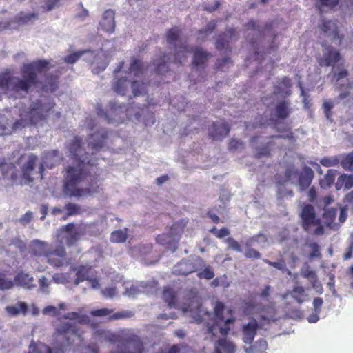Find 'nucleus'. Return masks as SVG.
I'll list each match as a JSON object with an SVG mask.
<instances>
[{
    "label": "nucleus",
    "instance_id": "1",
    "mask_svg": "<svg viewBox=\"0 0 353 353\" xmlns=\"http://www.w3.org/2000/svg\"><path fill=\"white\" fill-rule=\"evenodd\" d=\"M81 142L80 139L75 137L69 148L70 154L79 161L76 166H68L66 169L65 192L70 196H85L98 192V187L94 185L88 187L85 167V164L91 163V160L88 157V152H83Z\"/></svg>",
    "mask_w": 353,
    "mask_h": 353
},
{
    "label": "nucleus",
    "instance_id": "2",
    "mask_svg": "<svg viewBox=\"0 0 353 353\" xmlns=\"http://www.w3.org/2000/svg\"><path fill=\"white\" fill-rule=\"evenodd\" d=\"M65 319L74 321L64 322L57 325L55 332V343L53 349L46 345L32 342L29 345L28 353H64L70 348L75 339L81 340V333L77 324H84L88 322V317L77 312H68L63 315Z\"/></svg>",
    "mask_w": 353,
    "mask_h": 353
},
{
    "label": "nucleus",
    "instance_id": "3",
    "mask_svg": "<svg viewBox=\"0 0 353 353\" xmlns=\"http://www.w3.org/2000/svg\"><path fill=\"white\" fill-rule=\"evenodd\" d=\"M48 64L46 61H38L25 65L21 70L23 79L17 77L4 78L0 81V88L10 96L14 97L26 94L30 87L35 82V70L46 68Z\"/></svg>",
    "mask_w": 353,
    "mask_h": 353
},
{
    "label": "nucleus",
    "instance_id": "4",
    "mask_svg": "<svg viewBox=\"0 0 353 353\" xmlns=\"http://www.w3.org/2000/svg\"><path fill=\"white\" fill-rule=\"evenodd\" d=\"M142 73V63L140 61H132L128 68V76L121 78L115 83L114 86L115 92L122 96L126 95L130 85L133 96L137 97L145 94L146 85L139 80Z\"/></svg>",
    "mask_w": 353,
    "mask_h": 353
},
{
    "label": "nucleus",
    "instance_id": "5",
    "mask_svg": "<svg viewBox=\"0 0 353 353\" xmlns=\"http://www.w3.org/2000/svg\"><path fill=\"white\" fill-rule=\"evenodd\" d=\"M234 322V319L223 303L217 302L214 306L213 318L207 322L208 334L217 338L225 336L228 334Z\"/></svg>",
    "mask_w": 353,
    "mask_h": 353
},
{
    "label": "nucleus",
    "instance_id": "6",
    "mask_svg": "<svg viewBox=\"0 0 353 353\" xmlns=\"http://www.w3.org/2000/svg\"><path fill=\"white\" fill-rule=\"evenodd\" d=\"M74 273H75L76 276L74 280L75 285H78L80 282L86 280L90 282L92 288L96 289L99 287L94 270L90 267L83 265L73 268L70 272L56 273L53 275L52 279L56 283L65 284L72 281L71 275Z\"/></svg>",
    "mask_w": 353,
    "mask_h": 353
},
{
    "label": "nucleus",
    "instance_id": "7",
    "mask_svg": "<svg viewBox=\"0 0 353 353\" xmlns=\"http://www.w3.org/2000/svg\"><path fill=\"white\" fill-rule=\"evenodd\" d=\"M86 231V225L69 223L60 230L57 243L63 245L65 241L68 245H72L85 234Z\"/></svg>",
    "mask_w": 353,
    "mask_h": 353
},
{
    "label": "nucleus",
    "instance_id": "8",
    "mask_svg": "<svg viewBox=\"0 0 353 353\" xmlns=\"http://www.w3.org/2000/svg\"><path fill=\"white\" fill-rule=\"evenodd\" d=\"M301 216L303 226L307 232L318 235L323 234V228L319 219L316 216L312 205H306L302 210Z\"/></svg>",
    "mask_w": 353,
    "mask_h": 353
},
{
    "label": "nucleus",
    "instance_id": "9",
    "mask_svg": "<svg viewBox=\"0 0 353 353\" xmlns=\"http://www.w3.org/2000/svg\"><path fill=\"white\" fill-rule=\"evenodd\" d=\"M37 161L38 159L36 156L33 154L28 156L27 162L24 163L22 168V177L25 183L32 181L40 175L42 178L43 165L41 163L37 165Z\"/></svg>",
    "mask_w": 353,
    "mask_h": 353
},
{
    "label": "nucleus",
    "instance_id": "10",
    "mask_svg": "<svg viewBox=\"0 0 353 353\" xmlns=\"http://www.w3.org/2000/svg\"><path fill=\"white\" fill-rule=\"evenodd\" d=\"M84 53L85 60L90 62L92 70L94 73L99 74L106 68L109 59L102 49L97 51L87 50Z\"/></svg>",
    "mask_w": 353,
    "mask_h": 353
},
{
    "label": "nucleus",
    "instance_id": "11",
    "mask_svg": "<svg viewBox=\"0 0 353 353\" xmlns=\"http://www.w3.org/2000/svg\"><path fill=\"white\" fill-rule=\"evenodd\" d=\"M54 103L49 99L43 98L31 105L30 119L36 123L38 119L44 118L49 111L54 107Z\"/></svg>",
    "mask_w": 353,
    "mask_h": 353
},
{
    "label": "nucleus",
    "instance_id": "12",
    "mask_svg": "<svg viewBox=\"0 0 353 353\" xmlns=\"http://www.w3.org/2000/svg\"><path fill=\"white\" fill-rule=\"evenodd\" d=\"M204 266V261L200 257L185 259L180 261L174 267V272L178 274H188Z\"/></svg>",
    "mask_w": 353,
    "mask_h": 353
},
{
    "label": "nucleus",
    "instance_id": "13",
    "mask_svg": "<svg viewBox=\"0 0 353 353\" xmlns=\"http://www.w3.org/2000/svg\"><path fill=\"white\" fill-rule=\"evenodd\" d=\"M176 229L177 225H174L170 230V235L163 234L157 237L158 243L166 246V248L170 249L172 252L176 250L179 239V235L176 232Z\"/></svg>",
    "mask_w": 353,
    "mask_h": 353
},
{
    "label": "nucleus",
    "instance_id": "14",
    "mask_svg": "<svg viewBox=\"0 0 353 353\" xmlns=\"http://www.w3.org/2000/svg\"><path fill=\"white\" fill-rule=\"evenodd\" d=\"M65 254L66 252L63 246L56 242L55 248L51 250L46 257L50 265L54 267H60L63 264Z\"/></svg>",
    "mask_w": 353,
    "mask_h": 353
},
{
    "label": "nucleus",
    "instance_id": "15",
    "mask_svg": "<svg viewBox=\"0 0 353 353\" xmlns=\"http://www.w3.org/2000/svg\"><path fill=\"white\" fill-rule=\"evenodd\" d=\"M259 325L255 319H251L242 325V339L245 343L251 344L254 339Z\"/></svg>",
    "mask_w": 353,
    "mask_h": 353
},
{
    "label": "nucleus",
    "instance_id": "16",
    "mask_svg": "<svg viewBox=\"0 0 353 353\" xmlns=\"http://www.w3.org/2000/svg\"><path fill=\"white\" fill-rule=\"evenodd\" d=\"M347 75V72L345 70H341L339 72L334 74V79L336 83L339 86V97L341 99L345 98L348 94L351 93L352 87L347 85L344 88V82L346 81L345 79Z\"/></svg>",
    "mask_w": 353,
    "mask_h": 353
},
{
    "label": "nucleus",
    "instance_id": "17",
    "mask_svg": "<svg viewBox=\"0 0 353 353\" xmlns=\"http://www.w3.org/2000/svg\"><path fill=\"white\" fill-rule=\"evenodd\" d=\"M230 131L228 125L222 120L214 122L210 129V134L214 139L225 137Z\"/></svg>",
    "mask_w": 353,
    "mask_h": 353
},
{
    "label": "nucleus",
    "instance_id": "18",
    "mask_svg": "<svg viewBox=\"0 0 353 353\" xmlns=\"http://www.w3.org/2000/svg\"><path fill=\"white\" fill-rule=\"evenodd\" d=\"M107 137V133L104 130L101 129L100 131L91 134L88 140V145L94 151H98L99 148L103 146L104 141Z\"/></svg>",
    "mask_w": 353,
    "mask_h": 353
},
{
    "label": "nucleus",
    "instance_id": "19",
    "mask_svg": "<svg viewBox=\"0 0 353 353\" xmlns=\"http://www.w3.org/2000/svg\"><path fill=\"white\" fill-rule=\"evenodd\" d=\"M340 59L339 53L333 48H325L323 50V57L320 59L319 64L321 65L329 66L336 63Z\"/></svg>",
    "mask_w": 353,
    "mask_h": 353
},
{
    "label": "nucleus",
    "instance_id": "20",
    "mask_svg": "<svg viewBox=\"0 0 353 353\" xmlns=\"http://www.w3.org/2000/svg\"><path fill=\"white\" fill-rule=\"evenodd\" d=\"M100 25L104 31L112 32L114 30V12L112 10H107L103 14Z\"/></svg>",
    "mask_w": 353,
    "mask_h": 353
},
{
    "label": "nucleus",
    "instance_id": "21",
    "mask_svg": "<svg viewBox=\"0 0 353 353\" xmlns=\"http://www.w3.org/2000/svg\"><path fill=\"white\" fill-rule=\"evenodd\" d=\"M214 348V353H234L236 351V347L232 342L225 338L217 340Z\"/></svg>",
    "mask_w": 353,
    "mask_h": 353
},
{
    "label": "nucleus",
    "instance_id": "22",
    "mask_svg": "<svg viewBox=\"0 0 353 353\" xmlns=\"http://www.w3.org/2000/svg\"><path fill=\"white\" fill-rule=\"evenodd\" d=\"M30 250L32 253L35 256H46L47 254H48L52 249L49 248L47 243L39 240H34L31 242Z\"/></svg>",
    "mask_w": 353,
    "mask_h": 353
},
{
    "label": "nucleus",
    "instance_id": "23",
    "mask_svg": "<svg viewBox=\"0 0 353 353\" xmlns=\"http://www.w3.org/2000/svg\"><path fill=\"white\" fill-rule=\"evenodd\" d=\"M61 157L59 154L58 152L53 150L45 153L43 158V161L41 164L43 165L48 168H52L54 166L59 164Z\"/></svg>",
    "mask_w": 353,
    "mask_h": 353
},
{
    "label": "nucleus",
    "instance_id": "24",
    "mask_svg": "<svg viewBox=\"0 0 353 353\" xmlns=\"http://www.w3.org/2000/svg\"><path fill=\"white\" fill-rule=\"evenodd\" d=\"M314 176V172L310 168L305 167L301 173L299 179V185L301 190L309 187Z\"/></svg>",
    "mask_w": 353,
    "mask_h": 353
},
{
    "label": "nucleus",
    "instance_id": "25",
    "mask_svg": "<svg viewBox=\"0 0 353 353\" xmlns=\"http://www.w3.org/2000/svg\"><path fill=\"white\" fill-rule=\"evenodd\" d=\"M28 306L25 302H17L14 305H8L6 307V311L8 315L16 316L20 314L26 315Z\"/></svg>",
    "mask_w": 353,
    "mask_h": 353
},
{
    "label": "nucleus",
    "instance_id": "26",
    "mask_svg": "<svg viewBox=\"0 0 353 353\" xmlns=\"http://www.w3.org/2000/svg\"><path fill=\"white\" fill-rule=\"evenodd\" d=\"M322 30L324 34L330 37L331 39H339L340 37L338 34V27L336 23L331 20L325 21L322 24Z\"/></svg>",
    "mask_w": 353,
    "mask_h": 353
},
{
    "label": "nucleus",
    "instance_id": "27",
    "mask_svg": "<svg viewBox=\"0 0 353 353\" xmlns=\"http://www.w3.org/2000/svg\"><path fill=\"white\" fill-rule=\"evenodd\" d=\"M34 279L28 274L21 272L14 277V283L17 285L30 289L34 287Z\"/></svg>",
    "mask_w": 353,
    "mask_h": 353
},
{
    "label": "nucleus",
    "instance_id": "28",
    "mask_svg": "<svg viewBox=\"0 0 353 353\" xmlns=\"http://www.w3.org/2000/svg\"><path fill=\"white\" fill-rule=\"evenodd\" d=\"M150 291L147 289L145 283H141L139 286L131 285L130 287L125 286V290L123 292L125 296L132 298L140 293H149Z\"/></svg>",
    "mask_w": 353,
    "mask_h": 353
},
{
    "label": "nucleus",
    "instance_id": "29",
    "mask_svg": "<svg viewBox=\"0 0 353 353\" xmlns=\"http://www.w3.org/2000/svg\"><path fill=\"white\" fill-rule=\"evenodd\" d=\"M335 187L337 190H341L343 187L345 189H350L353 187V175L341 174L338 177Z\"/></svg>",
    "mask_w": 353,
    "mask_h": 353
},
{
    "label": "nucleus",
    "instance_id": "30",
    "mask_svg": "<svg viewBox=\"0 0 353 353\" xmlns=\"http://www.w3.org/2000/svg\"><path fill=\"white\" fill-rule=\"evenodd\" d=\"M291 295L299 303L309 299V295L305 293V288L302 286H295L291 292Z\"/></svg>",
    "mask_w": 353,
    "mask_h": 353
},
{
    "label": "nucleus",
    "instance_id": "31",
    "mask_svg": "<svg viewBox=\"0 0 353 353\" xmlns=\"http://www.w3.org/2000/svg\"><path fill=\"white\" fill-rule=\"evenodd\" d=\"M268 348L267 342L263 339H259L253 346L243 347L245 353H264Z\"/></svg>",
    "mask_w": 353,
    "mask_h": 353
},
{
    "label": "nucleus",
    "instance_id": "32",
    "mask_svg": "<svg viewBox=\"0 0 353 353\" xmlns=\"http://www.w3.org/2000/svg\"><path fill=\"white\" fill-rule=\"evenodd\" d=\"M338 171L336 170H329L324 176V178L320 181L321 187L325 189L330 188L334 183Z\"/></svg>",
    "mask_w": 353,
    "mask_h": 353
},
{
    "label": "nucleus",
    "instance_id": "33",
    "mask_svg": "<svg viewBox=\"0 0 353 353\" xmlns=\"http://www.w3.org/2000/svg\"><path fill=\"white\" fill-rule=\"evenodd\" d=\"M68 305L64 303L59 304L58 307L49 305L43 308V313L46 315H51L52 316H57L61 314V310H67Z\"/></svg>",
    "mask_w": 353,
    "mask_h": 353
},
{
    "label": "nucleus",
    "instance_id": "34",
    "mask_svg": "<svg viewBox=\"0 0 353 353\" xmlns=\"http://www.w3.org/2000/svg\"><path fill=\"white\" fill-rule=\"evenodd\" d=\"M189 53V47L186 44L181 43L176 49L174 59L176 62L182 63L186 60L187 56Z\"/></svg>",
    "mask_w": 353,
    "mask_h": 353
},
{
    "label": "nucleus",
    "instance_id": "35",
    "mask_svg": "<svg viewBox=\"0 0 353 353\" xmlns=\"http://www.w3.org/2000/svg\"><path fill=\"white\" fill-rule=\"evenodd\" d=\"M128 237V229L118 230L111 234V241L114 243H122L126 241Z\"/></svg>",
    "mask_w": 353,
    "mask_h": 353
},
{
    "label": "nucleus",
    "instance_id": "36",
    "mask_svg": "<svg viewBox=\"0 0 353 353\" xmlns=\"http://www.w3.org/2000/svg\"><path fill=\"white\" fill-rule=\"evenodd\" d=\"M209 54L201 48H196L194 52L193 63L198 66L203 64L208 58Z\"/></svg>",
    "mask_w": 353,
    "mask_h": 353
},
{
    "label": "nucleus",
    "instance_id": "37",
    "mask_svg": "<svg viewBox=\"0 0 353 353\" xmlns=\"http://www.w3.org/2000/svg\"><path fill=\"white\" fill-rule=\"evenodd\" d=\"M163 299L168 303L170 307H176V296L174 292L169 288H166L164 289L163 292Z\"/></svg>",
    "mask_w": 353,
    "mask_h": 353
},
{
    "label": "nucleus",
    "instance_id": "38",
    "mask_svg": "<svg viewBox=\"0 0 353 353\" xmlns=\"http://www.w3.org/2000/svg\"><path fill=\"white\" fill-rule=\"evenodd\" d=\"M266 242L267 238L265 237V236L263 234H259L258 236H253L248 239L245 243V246L253 247L258 245L261 247H264Z\"/></svg>",
    "mask_w": 353,
    "mask_h": 353
},
{
    "label": "nucleus",
    "instance_id": "39",
    "mask_svg": "<svg viewBox=\"0 0 353 353\" xmlns=\"http://www.w3.org/2000/svg\"><path fill=\"white\" fill-rule=\"evenodd\" d=\"M337 210L334 208H327L325 209L323 212V218L327 224L330 225L334 220L336 215Z\"/></svg>",
    "mask_w": 353,
    "mask_h": 353
},
{
    "label": "nucleus",
    "instance_id": "40",
    "mask_svg": "<svg viewBox=\"0 0 353 353\" xmlns=\"http://www.w3.org/2000/svg\"><path fill=\"white\" fill-rule=\"evenodd\" d=\"M340 161L337 157H324L321 159L320 163L325 167H334L336 166L339 163Z\"/></svg>",
    "mask_w": 353,
    "mask_h": 353
},
{
    "label": "nucleus",
    "instance_id": "41",
    "mask_svg": "<svg viewBox=\"0 0 353 353\" xmlns=\"http://www.w3.org/2000/svg\"><path fill=\"white\" fill-rule=\"evenodd\" d=\"M15 283L10 279H8L5 275H0V290H8L14 287Z\"/></svg>",
    "mask_w": 353,
    "mask_h": 353
},
{
    "label": "nucleus",
    "instance_id": "42",
    "mask_svg": "<svg viewBox=\"0 0 353 353\" xmlns=\"http://www.w3.org/2000/svg\"><path fill=\"white\" fill-rule=\"evenodd\" d=\"M276 113L278 117L282 119L285 118L288 115V106L285 101L281 102L278 104L276 107Z\"/></svg>",
    "mask_w": 353,
    "mask_h": 353
},
{
    "label": "nucleus",
    "instance_id": "43",
    "mask_svg": "<svg viewBox=\"0 0 353 353\" xmlns=\"http://www.w3.org/2000/svg\"><path fill=\"white\" fill-rule=\"evenodd\" d=\"M301 275L310 281L317 276L316 273L310 269L309 266H304L300 270Z\"/></svg>",
    "mask_w": 353,
    "mask_h": 353
},
{
    "label": "nucleus",
    "instance_id": "44",
    "mask_svg": "<svg viewBox=\"0 0 353 353\" xmlns=\"http://www.w3.org/2000/svg\"><path fill=\"white\" fill-rule=\"evenodd\" d=\"M342 167L348 170H353V153L348 154L341 162Z\"/></svg>",
    "mask_w": 353,
    "mask_h": 353
},
{
    "label": "nucleus",
    "instance_id": "45",
    "mask_svg": "<svg viewBox=\"0 0 353 353\" xmlns=\"http://www.w3.org/2000/svg\"><path fill=\"white\" fill-rule=\"evenodd\" d=\"M87 50L79 51L74 54H72L65 58V61L69 63H73L76 62L81 57H83L85 59V53Z\"/></svg>",
    "mask_w": 353,
    "mask_h": 353
},
{
    "label": "nucleus",
    "instance_id": "46",
    "mask_svg": "<svg viewBox=\"0 0 353 353\" xmlns=\"http://www.w3.org/2000/svg\"><path fill=\"white\" fill-rule=\"evenodd\" d=\"M199 278L211 279L214 276L213 269L210 266L206 267L203 271L198 273Z\"/></svg>",
    "mask_w": 353,
    "mask_h": 353
},
{
    "label": "nucleus",
    "instance_id": "47",
    "mask_svg": "<svg viewBox=\"0 0 353 353\" xmlns=\"http://www.w3.org/2000/svg\"><path fill=\"white\" fill-rule=\"evenodd\" d=\"M312 288L314 290V291L318 294H323V286L321 283V282L319 281V279H318V276H316V277H314V279H312L310 281H309Z\"/></svg>",
    "mask_w": 353,
    "mask_h": 353
},
{
    "label": "nucleus",
    "instance_id": "48",
    "mask_svg": "<svg viewBox=\"0 0 353 353\" xmlns=\"http://www.w3.org/2000/svg\"><path fill=\"white\" fill-rule=\"evenodd\" d=\"M179 37V30L176 28H172L167 33V41L170 43H174L177 41Z\"/></svg>",
    "mask_w": 353,
    "mask_h": 353
},
{
    "label": "nucleus",
    "instance_id": "49",
    "mask_svg": "<svg viewBox=\"0 0 353 353\" xmlns=\"http://www.w3.org/2000/svg\"><path fill=\"white\" fill-rule=\"evenodd\" d=\"M215 24L214 22H210L205 30H201L199 34V39H204L206 36L211 34L214 28Z\"/></svg>",
    "mask_w": 353,
    "mask_h": 353
},
{
    "label": "nucleus",
    "instance_id": "50",
    "mask_svg": "<svg viewBox=\"0 0 353 353\" xmlns=\"http://www.w3.org/2000/svg\"><path fill=\"white\" fill-rule=\"evenodd\" d=\"M101 293L105 297L112 299L117 295L118 291L116 288L111 287L106 288L105 289L103 290Z\"/></svg>",
    "mask_w": 353,
    "mask_h": 353
},
{
    "label": "nucleus",
    "instance_id": "51",
    "mask_svg": "<svg viewBox=\"0 0 353 353\" xmlns=\"http://www.w3.org/2000/svg\"><path fill=\"white\" fill-rule=\"evenodd\" d=\"M226 242L228 243V247L230 249H232V250H234L236 252H242V249H241V245L233 238H228L226 240Z\"/></svg>",
    "mask_w": 353,
    "mask_h": 353
},
{
    "label": "nucleus",
    "instance_id": "52",
    "mask_svg": "<svg viewBox=\"0 0 353 353\" xmlns=\"http://www.w3.org/2000/svg\"><path fill=\"white\" fill-rule=\"evenodd\" d=\"M68 216H72L80 213V208L76 204L69 203L66 205Z\"/></svg>",
    "mask_w": 353,
    "mask_h": 353
},
{
    "label": "nucleus",
    "instance_id": "53",
    "mask_svg": "<svg viewBox=\"0 0 353 353\" xmlns=\"http://www.w3.org/2000/svg\"><path fill=\"white\" fill-rule=\"evenodd\" d=\"M112 312V310L108 308H102L92 311L91 314L94 316H105L110 314Z\"/></svg>",
    "mask_w": 353,
    "mask_h": 353
},
{
    "label": "nucleus",
    "instance_id": "54",
    "mask_svg": "<svg viewBox=\"0 0 353 353\" xmlns=\"http://www.w3.org/2000/svg\"><path fill=\"white\" fill-rule=\"evenodd\" d=\"M264 262L281 271H283L285 269V263L283 261L272 262L268 259H265Z\"/></svg>",
    "mask_w": 353,
    "mask_h": 353
},
{
    "label": "nucleus",
    "instance_id": "55",
    "mask_svg": "<svg viewBox=\"0 0 353 353\" xmlns=\"http://www.w3.org/2000/svg\"><path fill=\"white\" fill-rule=\"evenodd\" d=\"M246 251L245 252V256L248 258H255L259 259L261 257L260 253L252 249V247H246Z\"/></svg>",
    "mask_w": 353,
    "mask_h": 353
},
{
    "label": "nucleus",
    "instance_id": "56",
    "mask_svg": "<svg viewBox=\"0 0 353 353\" xmlns=\"http://www.w3.org/2000/svg\"><path fill=\"white\" fill-rule=\"evenodd\" d=\"M344 203L346 208L353 209V190L345 195Z\"/></svg>",
    "mask_w": 353,
    "mask_h": 353
},
{
    "label": "nucleus",
    "instance_id": "57",
    "mask_svg": "<svg viewBox=\"0 0 353 353\" xmlns=\"http://www.w3.org/2000/svg\"><path fill=\"white\" fill-rule=\"evenodd\" d=\"M309 247L312 250L310 254V258L317 257L320 256L319 247L317 243H312L309 245Z\"/></svg>",
    "mask_w": 353,
    "mask_h": 353
},
{
    "label": "nucleus",
    "instance_id": "58",
    "mask_svg": "<svg viewBox=\"0 0 353 353\" xmlns=\"http://www.w3.org/2000/svg\"><path fill=\"white\" fill-rule=\"evenodd\" d=\"M217 237L223 238L230 234V232L227 228H222L219 230H216L215 228L211 230Z\"/></svg>",
    "mask_w": 353,
    "mask_h": 353
},
{
    "label": "nucleus",
    "instance_id": "59",
    "mask_svg": "<svg viewBox=\"0 0 353 353\" xmlns=\"http://www.w3.org/2000/svg\"><path fill=\"white\" fill-rule=\"evenodd\" d=\"M39 283L41 291L43 292H47L48 286L50 285V282L48 281V280L46 277L42 276L39 279Z\"/></svg>",
    "mask_w": 353,
    "mask_h": 353
},
{
    "label": "nucleus",
    "instance_id": "60",
    "mask_svg": "<svg viewBox=\"0 0 353 353\" xmlns=\"http://www.w3.org/2000/svg\"><path fill=\"white\" fill-rule=\"evenodd\" d=\"M155 122V117L153 113L148 112L144 119V123L146 126L152 125Z\"/></svg>",
    "mask_w": 353,
    "mask_h": 353
},
{
    "label": "nucleus",
    "instance_id": "61",
    "mask_svg": "<svg viewBox=\"0 0 353 353\" xmlns=\"http://www.w3.org/2000/svg\"><path fill=\"white\" fill-rule=\"evenodd\" d=\"M333 108V103L332 101H325L323 103L324 112L327 119H330V111Z\"/></svg>",
    "mask_w": 353,
    "mask_h": 353
},
{
    "label": "nucleus",
    "instance_id": "62",
    "mask_svg": "<svg viewBox=\"0 0 353 353\" xmlns=\"http://www.w3.org/2000/svg\"><path fill=\"white\" fill-rule=\"evenodd\" d=\"M323 303V301L321 298H315L313 301V306L314 307V311L316 312H321V307Z\"/></svg>",
    "mask_w": 353,
    "mask_h": 353
},
{
    "label": "nucleus",
    "instance_id": "63",
    "mask_svg": "<svg viewBox=\"0 0 353 353\" xmlns=\"http://www.w3.org/2000/svg\"><path fill=\"white\" fill-rule=\"evenodd\" d=\"M334 202V198L332 196L324 197L319 203V206L327 207L330 203Z\"/></svg>",
    "mask_w": 353,
    "mask_h": 353
},
{
    "label": "nucleus",
    "instance_id": "64",
    "mask_svg": "<svg viewBox=\"0 0 353 353\" xmlns=\"http://www.w3.org/2000/svg\"><path fill=\"white\" fill-rule=\"evenodd\" d=\"M110 333L106 331H98L95 333L94 337L96 339L101 340L102 339H109Z\"/></svg>",
    "mask_w": 353,
    "mask_h": 353
}]
</instances>
